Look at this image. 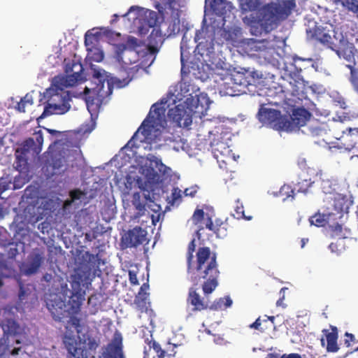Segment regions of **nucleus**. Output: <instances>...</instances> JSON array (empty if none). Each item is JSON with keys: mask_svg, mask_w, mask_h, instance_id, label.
I'll return each mask as SVG.
<instances>
[{"mask_svg": "<svg viewBox=\"0 0 358 358\" xmlns=\"http://www.w3.org/2000/svg\"><path fill=\"white\" fill-rule=\"evenodd\" d=\"M143 50H129L124 44L116 47L115 58L122 64L127 76L108 79L106 72L101 69H92L91 87H85V93L92 92L99 100L109 96L113 92V87L122 88L127 85L133 79L139 69L148 67V58L143 57Z\"/></svg>", "mask_w": 358, "mask_h": 358, "instance_id": "f257e3e1", "label": "nucleus"}, {"mask_svg": "<svg viewBox=\"0 0 358 358\" xmlns=\"http://www.w3.org/2000/svg\"><path fill=\"white\" fill-rule=\"evenodd\" d=\"M195 240H192L188 244L187 258V271L189 280L195 286L201 284L204 295L211 294L218 286V278L220 272L218 269L217 254L211 251L208 247H199L196 252V259H194L195 251Z\"/></svg>", "mask_w": 358, "mask_h": 358, "instance_id": "f03ea898", "label": "nucleus"}, {"mask_svg": "<svg viewBox=\"0 0 358 358\" xmlns=\"http://www.w3.org/2000/svg\"><path fill=\"white\" fill-rule=\"evenodd\" d=\"M83 70V66L80 63L73 62L71 65L68 64L65 69L68 75L57 76L53 78L51 87L44 93L48 101L41 117L53 114L62 115L70 109L71 97L66 88L77 84L81 78Z\"/></svg>", "mask_w": 358, "mask_h": 358, "instance_id": "7ed1b4c3", "label": "nucleus"}, {"mask_svg": "<svg viewBox=\"0 0 358 358\" xmlns=\"http://www.w3.org/2000/svg\"><path fill=\"white\" fill-rule=\"evenodd\" d=\"M289 99H284L281 103L284 108V113L279 110L266 108L265 104H261L257 117L260 123L266 127L278 131L291 129V104Z\"/></svg>", "mask_w": 358, "mask_h": 358, "instance_id": "20e7f679", "label": "nucleus"}, {"mask_svg": "<svg viewBox=\"0 0 358 358\" xmlns=\"http://www.w3.org/2000/svg\"><path fill=\"white\" fill-rule=\"evenodd\" d=\"M334 32V38L338 42L336 50L334 51L340 59L347 62L345 66L350 70V81L358 94V51L355 45L339 31L338 29H335Z\"/></svg>", "mask_w": 358, "mask_h": 358, "instance_id": "39448f33", "label": "nucleus"}, {"mask_svg": "<svg viewBox=\"0 0 358 358\" xmlns=\"http://www.w3.org/2000/svg\"><path fill=\"white\" fill-rule=\"evenodd\" d=\"M291 11V0L282 4L270 3L264 5L257 12V24L262 31L268 33L275 29L278 22L287 18Z\"/></svg>", "mask_w": 358, "mask_h": 358, "instance_id": "423d86ee", "label": "nucleus"}, {"mask_svg": "<svg viewBox=\"0 0 358 358\" xmlns=\"http://www.w3.org/2000/svg\"><path fill=\"white\" fill-rule=\"evenodd\" d=\"M305 59H301L297 57H292V103H296V101L303 103V106L310 108L314 106V103L308 97L307 93L310 90L308 83L303 79V70L307 66L301 65L299 62H304Z\"/></svg>", "mask_w": 358, "mask_h": 358, "instance_id": "0eeeda50", "label": "nucleus"}, {"mask_svg": "<svg viewBox=\"0 0 358 358\" xmlns=\"http://www.w3.org/2000/svg\"><path fill=\"white\" fill-rule=\"evenodd\" d=\"M64 343L68 353L73 358H87V351H95L99 345L95 338L88 336L85 340L87 349H84L81 347L79 336L76 338L75 336L68 334H65L64 337Z\"/></svg>", "mask_w": 358, "mask_h": 358, "instance_id": "6e6552de", "label": "nucleus"}, {"mask_svg": "<svg viewBox=\"0 0 358 358\" xmlns=\"http://www.w3.org/2000/svg\"><path fill=\"white\" fill-rule=\"evenodd\" d=\"M165 113L166 109L164 106L154 103L136 132L141 131L145 138H151L149 136L152 129L158 127H164L166 123Z\"/></svg>", "mask_w": 358, "mask_h": 358, "instance_id": "1a4fd4ad", "label": "nucleus"}, {"mask_svg": "<svg viewBox=\"0 0 358 358\" xmlns=\"http://www.w3.org/2000/svg\"><path fill=\"white\" fill-rule=\"evenodd\" d=\"M192 102H194L195 104H192L191 108L186 107L183 104H178L169 110L168 115L169 118L175 122L178 127H188L192 124V113L193 108H194L195 110L198 109L199 98L197 97L196 99L192 98Z\"/></svg>", "mask_w": 358, "mask_h": 358, "instance_id": "9d476101", "label": "nucleus"}, {"mask_svg": "<svg viewBox=\"0 0 358 358\" xmlns=\"http://www.w3.org/2000/svg\"><path fill=\"white\" fill-rule=\"evenodd\" d=\"M316 109V106H310V108L304 106L303 103L296 101V103H292V131H298L301 127L307 126L308 122L312 120L311 111Z\"/></svg>", "mask_w": 358, "mask_h": 358, "instance_id": "9b49d317", "label": "nucleus"}, {"mask_svg": "<svg viewBox=\"0 0 358 358\" xmlns=\"http://www.w3.org/2000/svg\"><path fill=\"white\" fill-rule=\"evenodd\" d=\"M307 28L306 29V37L308 40L315 41L334 50L338 45L334 36L332 38L324 29H321L317 26V22L314 20H308Z\"/></svg>", "mask_w": 358, "mask_h": 358, "instance_id": "f8f14e48", "label": "nucleus"}, {"mask_svg": "<svg viewBox=\"0 0 358 358\" xmlns=\"http://www.w3.org/2000/svg\"><path fill=\"white\" fill-rule=\"evenodd\" d=\"M164 41V35L159 27H153L151 33L148 37V45L145 47L143 52V57L148 58L150 66L155 59V55L158 52L159 48Z\"/></svg>", "mask_w": 358, "mask_h": 358, "instance_id": "ddd939ff", "label": "nucleus"}, {"mask_svg": "<svg viewBox=\"0 0 358 358\" xmlns=\"http://www.w3.org/2000/svg\"><path fill=\"white\" fill-rule=\"evenodd\" d=\"M147 231L141 227H135L129 230L122 238V244L125 248H136L148 243Z\"/></svg>", "mask_w": 358, "mask_h": 358, "instance_id": "4468645a", "label": "nucleus"}, {"mask_svg": "<svg viewBox=\"0 0 358 358\" xmlns=\"http://www.w3.org/2000/svg\"><path fill=\"white\" fill-rule=\"evenodd\" d=\"M194 41L197 43L195 50L201 55L212 52L214 49V37L212 34H208L206 29H201L197 30L195 34Z\"/></svg>", "mask_w": 358, "mask_h": 358, "instance_id": "2eb2a0df", "label": "nucleus"}, {"mask_svg": "<svg viewBox=\"0 0 358 358\" xmlns=\"http://www.w3.org/2000/svg\"><path fill=\"white\" fill-rule=\"evenodd\" d=\"M45 259L43 252L39 250H34L28 257L27 262L24 263L21 268V272L26 275L36 273Z\"/></svg>", "mask_w": 358, "mask_h": 358, "instance_id": "dca6fc26", "label": "nucleus"}, {"mask_svg": "<svg viewBox=\"0 0 358 358\" xmlns=\"http://www.w3.org/2000/svg\"><path fill=\"white\" fill-rule=\"evenodd\" d=\"M71 286L74 291L69 297L68 301L69 308L67 311L68 315L73 316L78 315L80 312L82 304L85 299V291H82L79 282H73L71 284Z\"/></svg>", "mask_w": 358, "mask_h": 358, "instance_id": "f3484780", "label": "nucleus"}, {"mask_svg": "<svg viewBox=\"0 0 358 358\" xmlns=\"http://www.w3.org/2000/svg\"><path fill=\"white\" fill-rule=\"evenodd\" d=\"M146 345L144 347L143 358H155V355H152V350L156 354L157 358H164L166 356L171 357L175 355V352L169 353V350H163L161 345L157 343L152 338V335L144 340Z\"/></svg>", "mask_w": 358, "mask_h": 358, "instance_id": "a211bd4d", "label": "nucleus"}, {"mask_svg": "<svg viewBox=\"0 0 358 358\" xmlns=\"http://www.w3.org/2000/svg\"><path fill=\"white\" fill-rule=\"evenodd\" d=\"M47 308L50 312L53 319L55 321L60 322L63 318L67 316V310H66V303L62 298L57 295L46 302Z\"/></svg>", "mask_w": 358, "mask_h": 358, "instance_id": "6ab92c4d", "label": "nucleus"}, {"mask_svg": "<svg viewBox=\"0 0 358 358\" xmlns=\"http://www.w3.org/2000/svg\"><path fill=\"white\" fill-rule=\"evenodd\" d=\"M122 336L115 331L111 342L108 345L103 358H124L122 350Z\"/></svg>", "mask_w": 358, "mask_h": 358, "instance_id": "aec40b11", "label": "nucleus"}, {"mask_svg": "<svg viewBox=\"0 0 358 358\" xmlns=\"http://www.w3.org/2000/svg\"><path fill=\"white\" fill-rule=\"evenodd\" d=\"M196 287L193 285V287H189L187 297V304L192 307V310L193 312L208 310L209 308L208 302L201 298L197 292Z\"/></svg>", "mask_w": 358, "mask_h": 358, "instance_id": "412c9836", "label": "nucleus"}, {"mask_svg": "<svg viewBox=\"0 0 358 358\" xmlns=\"http://www.w3.org/2000/svg\"><path fill=\"white\" fill-rule=\"evenodd\" d=\"M348 130V131H343L342 135L336 138L340 141L342 146L346 150L358 149V129L349 128Z\"/></svg>", "mask_w": 358, "mask_h": 358, "instance_id": "4be33fe9", "label": "nucleus"}, {"mask_svg": "<svg viewBox=\"0 0 358 358\" xmlns=\"http://www.w3.org/2000/svg\"><path fill=\"white\" fill-rule=\"evenodd\" d=\"M155 168L150 166L146 169L145 178L148 182L152 184L158 183L166 173L167 167L161 162V160H155Z\"/></svg>", "mask_w": 358, "mask_h": 358, "instance_id": "5701e85b", "label": "nucleus"}, {"mask_svg": "<svg viewBox=\"0 0 358 358\" xmlns=\"http://www.w3.org/2000/svg\"><path fill=\"white\" fill-rule=\"evenodd\" d=\"M329 130L327 122L320 121L317 119H313L307 127V132L313 137H322L327 134Z\"/></svg>", "mask_w": 358, "mask_h": 358, "instance_id": "b1692460", "label": "nucleus"}, {"mask_svg": "<svg viewBox=\"0 0 358 358\" xmlns=\"http://www.w3.org/2000/svg\"><path fill=\"white\" fill-rule=\"evenodd\" d=\"M331 332L328 329H323L327 340L326 349L328 352H337L339 350L338 345V331L336 327L330 325Z\"/></svg>", "mask_w": 358, "mask_h": 358, "instance_id": "393cba45", "label": "nucleus"}, {"mask_svg": "<svg viewBox=\"0 0 358 358\" xmlns=\"http://www.w3.org/2000/svg\"><path fill=\"white\" fill-rule=\"evenodd\" d=\"M101 261V259L99 253L94 255L90 253L89 251H86L81 257V264L83 268L89 271L99 268Z\"/></svg>", "mask_w": 358, "mask_h": 358, "instance_id": "a878e982", "label": "nucleus"}, {"mask_svg": "<svg viewBox=\"0 0 358 358\" xmlns=\"http://www.w3.org/2000/svg\"><path fill=\"white\" fill-rule=\"evenodd\" d=\"M220 93L223 96H231L242 94L229 75L225 76L223 78V83L220 85Z\"/></svg>", "mask_w": 358, "mask_h": 358, "instance_id": "bb28decb", "label": "nucleus"}, {"mask_svg": "<svg viewBox=\"0 0 358 358\" xmlns=\"http://www.w3.org/2000/svg\"><path fill=\"white\" fill-rule=\"evenodd\" d=\"M229 75L234 80L236 88L239 89L241 94L246 93L248 87L250 84L248 76H247L245 73L240 71H234Z\"/></svg>", "mask_w": 358, "mask_h": 358, "instance_id": "cd10ccee", "label": "nucleus"}, {"mask_svg": "<svg viewBox=\"0 0 358 358\" xmlns=\"http://www.w3.org/2000/svg\"><path fill=\"white\" fill-rule=\"evenodd\" d=\"M150 199V196H145V201H141V195L140 192H135L132 196L131 203L137 210L134 215L135 218H138L145 214V201Z\"/></svg>", "mask_w": 358, "mask_h": 358, "instance_id": "c85d7f7f", "label": "nucleus"}, {"mask_svg": "<svg viewBox=\"0 0 358 358\" xmlns=\"http://www.w3.org/2000/svg\"><path fill=\"white\" fill-rule=\"evenodd\" d=\"M274 317H267L262 320L258 317L253 323L249 325L250 329L259 330L261 332H266L267 330L271 329L273 327Z\"/></svg>", "mask_w": 358, "mask_h": 358, "instance_id": "c756f323", "label": "nucleus"}, {"mask_svg": "<svg viewBox=\"0 0 358 358\" xmlns=\"http://www.w3.org/2000/svg\"><path fill=\"white\" fill-rule=\"evenodd\" d=\"M101 34L99 31H95L94 29L89 30L85 35V45L87 50H92L98 43Z\"/></svg>", "mask_w": 358, "mask_h": 358, "instance_id": "7c9ffc66", "label": "nucleus"}, {"mask_svg": "<svg viewBox=\"0 0 358 358\" xmlns=\"http://www.w3.org/2000/svg\"><path fill=\"white\" fill-rule=\"evenodd\" d=\"M30 150H33L36 153H38L37 150V144L32 138H29L24 141L20 147L16 151L17 153H21L23 155H27Z\"/></svg>", "mask_w": 358, "mask_h": 358, "instance_id": "2f4dec72", "label": "nucleus"}, {"mask_svg": "<svg viewBox=\"0 0 358 358\" xmlns=\"http://www.w3.org/2000/svg\"><path fill=\"white\" fill-rule=\"evenodd\" d=\"M330 217L331 214L316 213L310 217L309 221L311 225H315L317 227H324L329 222Z\"/></svg>", "mask_w": 358, "mask_h": 358, "instance_id": "473e14b6", "label": "nucleus"}, {"mask_svg": "<svg viewBox=\"0 0 358 358\" xmlns=\"http://www.w3.org/2000/svg\"><path fill=\"white\" fill-rule=\"evenodd\" d=\"M150 294L148 292H139L134 299V304L141 311L147 309V303Z\"/></svg>", "mask_w": 358, "mask_h": 358, "instance_id": "72a5a7b5", "label": "nucleus"}, {"mask_svg": "<svg viewBox=\"0 0 358 358\" xmlns=\"http://www.w3.org/2000/svg\"><path fill=\"white\" fill-rule=\"evenodd\" d=\"M334 1L336 3H340L343 7L358 17V0H334Z\"/></svg>", "mask_w": 358, "mask_h": 358, "instance_id": "f704fd0d", "label": "nucleus"}, {"mask_svg": "<svg viewBox=\"0 0 358 358\" xmlns=\"http://www.w3.org/2000/svg\"><path fill=\"white\" fill-rule=\"evenodd\" d=\"M234 216L238 220H250L252 219V216H247L245 214L243 205L240 202L239 199L236 201L235 214H234Z\"/></svg>", "mask_w": 358, "mask_h": 358, "instance_id": "c9c22d12", "label": "nucleus"}, {"mask_svg": "<svg viewBox=\"0 0 358 358\" xmlns=\"http://www.w3.org/2000/svg\"><path fill=\"white\" fill-rule=\"evenodd\" d=\"M15 157H16V159L15 162V168L19 171H22L27 164L26 155H23L21 153H17V151H15Z\"/></svg>", "mask_w": 358, "mask_h": 358, "instance_id": "e433bc0d", "label": "nucleus"}, {"mask_svg": "<svg viewBox=\"0 0 358 358\" xmlns=\"http://www.w3.org/2000/svg\"><path fill=\"white\" fill-rule=\"evenodd\" d=\"M335 208L341 212L347 211L349 208L348 201L345 197L338 196L334 201Z\"/></svg>", "mask_w": 358, "mask_h": 358, "instance_id": "4c0bfd02", "label": "nucleus"}, {"mask_svg": "<svg viewBox=\"0 0 358 358\" xmlns=\"http://www.w3.org/2000/svg\"><path fill=\"white\" fill-rule=\"evenodd\" d=\"M331 230V235L333 237H338V238H345V234L343 233V227L341 224L336 223L333 225H329Z\"/></svg>", "mask_w": 358, "mask_h": 358, "instance_id": "58836bf2", "label": "nucleus"}, {"mask_svg": "<svg viewBox=\"0 0 358 358\" xmlns=\"http://www.w3.org/2000/svg\"><path fill=\"white\" fill-rule=\"evenodd\" d=\"M205 227L215 234L217 236L220 237V228L217 227V221H215L214 224L212 218L208 215L205 222Z\"/></svg>", "mask_w": 358, "mask_h": 358, "instance_id": "ea45409f", "label": "nucleus"}, {"mask_svg": "<svg viewBox=\"0 0 358 358\" xmlns=\"http://www.w3.org/2000/svg\"><path fill=\"white\" fill-rule=\"evenodd\" d=\"M6 341H5V344H0V356L6 354L7 352H9L12 355H18L19 352L21 350V348H14L11 351L10 350V345L8 343H6Z\"/></svg>", "mask_w": 358, "mask_h": 358, "instance_id": "a19ab883", "label": "nucleus"}, {"mask_svg": "<svg viewBox=\"0 0 358 358\" xmlns=\"http://www.w3.org/2000/svg\"><path fill=\"white\" fill-rule=\"evenodd\" d=\"M141 41L135 37L131 36L127 41V47L129 50H141Z\"/></svg>", "mask_w": 358, "mask_h": 358, "instance_id": "79ce46f5", "label": "nucleus"}, {"mask_svg": "<svg viewBox=\"0 0 358 358\" xmlns=\"http://www.w3.org/2000/svg\"><path fill=\"white\" fill-rule=\"evenodd\" d=\"M331 97L332 98L333 101L337 103L341 108H347V103L345 101V99L341 96L338 92H332L331 94Z\"/></svg>", "mask_w": 358, "mask_h": 358, "instance_id": "37998d69", "label": "nucleus"}, {"mask_svg": "<svg viewBox=\"0 0 358 358\" xmlns=\"http://www.w3.org/2000/svg\"><path fill=\"white\" fill-rule=\"evenodd\" d=\"M312 182L310 180L303 179L301 182H299L295 185V189L299 192H306L310 187Z\"/></svg>", "mask_w": 358, "mask_h": 358, "instance_id": "c03bdc74", "label": "nucleus"}, {"mask_svg": "<svg viewBox=\"0 0 358 358\" xmlns=\"http://www.w3.org/2000/svg\"><path fill=\"white\" fill-rule=\"evenodd\" d=\"M204 212L202 209H196L192 217L193 223L195 225H198L204 219Z\"/></svg>", "mask_w": 358, "mask_h": 358, "instance_id": "a18cd8bd", "label": "nucleus"}, {"mask_svg": "<svg viewBox=\"0 0 358 358\" xmlns=\"http://www.w3.org/2000/svg\"><path fill=\"white\" fill-rule=\"evenodd\" d=\"M182 200V191L178 187H174L171 192V203H178Z\"/></svg>", "mask_w": 358, "mask_h": 358, "instance_id": "49530a36", "label": "nucleus"}, {"mask_svg": "<svg viewBox=\"0 0 358 358\" xmlns=\"http://www.w3.org/2000/svg\"><path fill=\"white\" fill-rule=\"evenodd\" d=\"M8 266L6 262L3 259V255H0V287L3 286V282L2 278L8 277V275L3 273V271L8 270Z\"/></svg>", "mask_w": 358, "mask_h": 358, "instance_id": "de8ad7c7", "label": "nucleus"}, {"mask_svg": "<svg viewBox=\"0 0 358 358\" xmlns=\"http://www.w3.org/2000/svg\"><path fill=\"white\" fill-rule=\"evenodd\" d=\"M224 301L225 297L220 298L217 300H215L211 304H209L208 309L213 310H221L224 308Z\"/></svg>", "mask_w": 358, "mask_h": 358, "instance_id": "09e8293b", "label": "nucleus"}, {"mask_svg": "<svg viewBox=\"0 0 358 358\" xmlns=\"http://www.w3.org/2000/svg\"><path fill=\"white\" fill-rule=\"evenodd\" d=\"M279 194L280 196H284L285 195V197H284L282 199V201H285L287 198H289V196H291V187L289 185H283L280 191H279Z\"/></svg>", "mask_w": 358, "mask_h": 358, "instance_id": "8fccbe9b", "label": "nucleus"}, {"mask_svg": "<svg viewBox=\"0 0 358 358\" xmlns=\"http://www.w3.org/2000/svg\"><path fill=\"white\" fill-rule=\"evenodd\" d=\"M187 49V47L186 45V41H185V37H183L182 39V41H181V44H180V51H181L180 60H181V63L182 65L184 64V61H185L184 57L186 54Z\"/></svg>", "mask_w": 358, "mask_h": 358, "instance_id": "3c124183", "label": "nucleus"}, {"mask_svg": "<svg viewBox=\"0 0 358 358\" xmlns=\"http://www.w3.org/2000/svg\"><path fill=\"white\" fill-rule=\"evenodd\" d=\"M83 194L80 189H76L70 192V196L72 201L78 200Z\"/></svg>", "mask_w": 358, "mask_h": 358, "instance_id": "603ef678", "label": "nucleus"}, {"mask_svg": "<svg viewBox=\"0 0 358 358\" xmlns=\"http://www.w3.org/2000/svg\"><path fill=\"white\" fill-rule=\"evenodd\" d=\"M36 144L37 143V150L38 152H40L41 150V146L43 142V136L41 132H38L36 134Z\"/></svg>", "mask_w": 358, "mask_h": 358, "instance_id": "864d4df0", "label": "nucleus"}, {"mask_svg": "<svg viewBox=\"0 0 358 358\" xmlns=\"http://www.w3.org/2000/svg\"><path fill=\"white\" fill-rule=\"evenodd\" d=\"M27 96L24 97V99H22L18 103L17 108L20 112H24L25 111V106L27 103H32V101H29V100H26Z\"/></svg>", "mask_w": 358, "mask_h": 358, "instance_id": "5fc2aeb1", "label": "nucleus"}, {"mask_svg": "<svg viewBox=\"0 0 358 358\" xmlns=\"http://www.w3.org/2000/svg\"><path fill=\"white\" fill-rule=\"evenodd\" d=\"M345 338L344 339V343L347 347H350L351 343L355 341V336L352 334L346 332L345 334Z\"/></svg>", "mask_w": 358, "mask_h": 358, "instance_id": "6e6d98bb", "label": "nucleus"}, {"mask_svg": "<svg viewBox=\"0 0 358 358\" xmlns=\"http://www.w3.org/2000/svg\"><path fill=\"white\" fill-rule=\"evenodd\" d=\"M129 282L131 285H138V280L136 272H134L133 271H129Z\"/></svg>", "mask_w": 358, "mask_h": 358, "instance_id": "4d7b16f0", "label": "nucleus"}, {"mask_svg": "<svg viewBox=\"0 0 358 358\" xmlns=\"http://www.w3.org/2000/svg\"><path fill=\"white\" fill-rule=\"evenodd\" d=\"M197 192V189L196 187H192L189 188H186L183 193L185 196H189L191 197H194Z\"/></svg>", "mask_w": 358, "mask_h": 358, "instance_id": "13d9d810", "label": "nucleus"}, {"mask_svg": "<svg viewBox=\"0 0 358 358\" xmlns=\"http://www.w3.org/2000/svg\"><path fill=\"white\" fill-rule=\"evenodd\" d=\"M285 355L281 356L280 353L278 352H272L268 353L266 358H283Z\"/></svg>", "mask_w": 358, "mask_h": 358, "instance_id": "bf43d9fd", "label": "nucleus"}, {"mask_svg": "<svg viewBox=\"0 0 358 358\" xmlns=\"http://www.w3.org/2000/svg\"><path fill=\"white\" fill-rule=\"evenodd\" d=\"M232 304V300L229 296H225L224 308L230 307Z\"/></svg>", "mask_w": 358, "mask_h": 358, "instance_id": "052dcab7", "label": "nucleus"}, {"mask_svg": "<svg viewBox=\"0 0 358 358\" xmlns=\"http://www.w3.org/2000/svg\"><path fill=\"white\" fill-rule=\"evenodd\" d=\"M149 289V284L148 282H145V283H143L140 289H139V292H148L147 290Z\"/></svg>", "mask_w": 358, "mask_h": 358, "instance_id": "680f3d73", "label": "nucleus"}, {"mask_svg": "<svg viewBox=\"0 0 358 358\" xmlns=\"http://www.w3.org/2000/svg\"><path fill=\"white\" fill-rule=\"evenodd\" d=\"M15 335H7V340L8 343L10 342V339H11L12 341H15L17 344H20V341L18 339H15Z\"/></svg>", "mask_w": 358, "mask_h": 358, "instance_id": "e2e57ef3", "label": "nucleus"}, {"mask_svg": "<svg viewBox=\"0 0 358 358\" xmlns=\"http://www.w3.org/2000/svg\"><path fill=\"white\" fill-rule=\"evenodd\" d=\"M71 321H72L73 325H74L75 327H78L80 326V324H79L80 323V320L77 317H71Z\"/></svg>", "mask_w": 358, "mask_h": 358, "instance_id": "0e129e2a", "label": "nucleus"}, {"mask_svg": "<svg viewBox=\"0 0 358 358\" xmlns=\"http://www.w3.org/2000/svg\"><path fill=\"white\" fill-rule=\"evenodd\" d=\"M214 342L216 343V344H219V345H221L224 342V338L221 336H217L216 338H214Z\"/></svg>", "mask_w": 358, "mask_h": 358, "instance_id": "69168bd1", "label": "nucleus"}, {"mask_svg": "<svg viewBox=\"0 0 358 358\" xmlns=\"http://www.w3.org/2000/svg\"><path fill=\"white\" fill-rule=\"evenodd\" d=\"M176 347H177V345H169L168 348H166V350H169V353H173V352H175V354H176V352L175 351V348Z\"/></svg>", "mask_w": 358, "mask_h": 358, "instance_id": "338daca9", "label": "nucleus"}, {"mask_svg": "<svg viewBox=\"0 0 358 358\" xmlns=\"http://www.w3.org/2000/svg\"><path fill=\"white\" fill-rule=\"evenodd\" d=\"M303 357H302L301 355H300L299 354H297V353H292V358H306V355H303Z\"/></svg>", "mask_w": 358, "mask_h": 358, "instance_id": "774afa93", "label": "nucleus"}]
</instances>
